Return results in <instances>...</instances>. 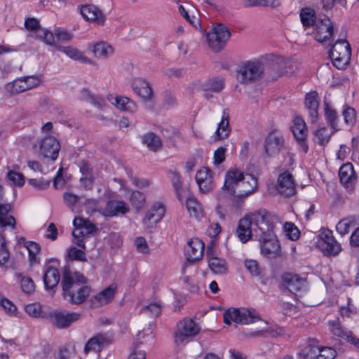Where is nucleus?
Returning a JSON list of instances; mask_svg holds the SVG:
<instances>
[{"instance_id":"a18cd8bd","label":"nucleus","mask_w":359,"mask_h":359,"mask_svg":"<svg viewBox=\"0 0 359 359\" xmlns=\"http://www.w3.org/2000/svg\"><path fill=\"white\" fill-rule=\"evenodd\" d=\"M285 236L291 241H297L300 236V231L292 222H287L283 226Z\"/></svg>"},{"instance_id":"9d476101","label":"nucleus","mask_w":359,"mask_h":359,"mask_svg":"<svg viewBox=\"0 0 359 359\" xmlns=\"http://www.w3.org/2000/svg\"><path fill=\"white\" fill-rule=\"evenodd\" d=\"M114 341V332H98L87 341L84 346V353L86 354L90 351L100 353L104 347L111 344Z\"/></svg>"},{"instance_id":"7c9ffc66","label":"nucleus","mask_w":359,"mask_h":359,"mask_svg":"<svg viewBox=\"0 0 359 359\" xmlns=\"http://www.w3.org/2000/svg\"><path fill=\"white\" fill-rule=\"evenodd\" d=\"M257 187V180L253 175L246 173L236 190L238 196L244 197L255 192Z\"/></svg>"},{"instance_id":"79ce46f5","label":"nucleus","mask_w":359,"mask_h":359,"mask_svg":"<svg viewBox=\"0 0 359 359\" xmlns=\"http://www.w3.org/2000/svg\"><path fill=\"white\" fill-rule=\"evenodd\" d=\"M31 36H32V35ZM33 37L37 39H40L45 43L53 46L55 48L56 45H60L55 41L54 32L53 33L48 29H42L39 34L34 35Z\"/></svg>"},{"instance_id":"2f4dec72","label":"nucleus","mask_w":359,"mask_h":359,"mask_svg":"<svg viewBox=\"0 0 359 359\" xmlns=\"http://www.w3.org/2000/svg\"><path fill=\"white\" fill-rule=\"evenodd\" d=\"M132 87L134 92L144 100H150L153 97V91L149 83L142 78L133 80Z\"/></svg>"},{"instance_id":"864d4df0","label":"nucleus","mask_w":359,"mask_h":359,"mask_svg":"<svg viewBox=\"0 0 359 359\" xmlns=\"http://www.w3.org/2000/svg\"><path fill=\"white\" fill-rule=\"evenodd\" d=\"M87 212L93 214L95 212H100L101 214L102 208L99 204V201L95 198H88L84 201Z\"/></svg>"},{"instance_id":"09e8293b","label":"nucleus","mask_w":359,"mask_h":359,"mask_svg":"<svg viewBox=\"0 0 359 359\" xmlns=\"http://www.w3.org/2000/svg\"><path fill=\"white\" fill-rule=\"evenodd\" d=\"M353 219L344 218L337 223L336 229L337 232L344 236L349 232L350 228L353 224Z\"/></svg>"},{"instance_id":"ea45409f","label":"nucleus","mask_w":359,"mask_h":359,"mask_svg":"<svg viewBox=\"0 0 359 359\" xmlns=\"http://www.w3.org/2000/svg\"><path fill=\"white\" fill-rule=\"evenodd\" d=\"M25 247L27 249L29 252V258L30 263L38 264L40 260L37 257L38 254L40 252V246L37 243L33 241H27L25 244Z\"/></svg>"},{"instance_id":"5701e85b","label":"nucleus","mask_w":359,"mask_h":359,"mask_svg":"<svg viewBox=\"0 0 359 359\" xmlns=\"http://www.w3.org/2000/svg\"><path fill=\"white\" fill-rule=\"evenodd\" d=\"M130 211L128 205L121 200H109L102 210L101 215L104 217H113L119 215H125Z\"/></svg>"},{"instance_id":"b1692460","label":"nucleus","mask_w":359,"mask_h":359,"mask_svg":"<svg viewBox=\"0 0 359 359\" xmlns=\"http://www.w3.org/2000/svg\"><path fill=\"white\" fill-rule=\"evenodd\" d=\"M284 146L283 135L277 131L271 132L265 140V151L269 156L278 154Z\"/></svg>"},{"instance_id":"13d9d810","label":"nucleus","mask_w":359,"mask_h":359,"mask_svg":"<svg viewBox=\"0 0 359 359\" xmlns=\"http://www.w3.org/2000/svg\"><path fill=\"white\" fill-rule=\"evenodd\" d=\"M179 12L187 20V21L193 27H197L199 25V18L194 15H190L188 11L185 9V8L180 5L179 6Z\"/></svg>"},{"instance_id":"e433bc0d","label":"nucleus","mask_w":359,"mask_h":359,"mask_svg":"<svg viewBox=\"0 0 359 359\" xmlns=\"http://www.w3.org/2000/svg\"><path fill=\"white\" fill-rule=\"evenodd\" d=\"M93 54L97 57L107 58L114 53V48L104 41H100L93 46Z\"/></svg>"},{"instance_id":"423d86ee","label":"nucleus","mask_w":359,"mask_h":359,"mask_svg":"<svg viewBox=\"0 0 359 359\" xmlns=\"http://www.w3.org/2000/svg\"><path fill=\"white\" fill-rule=\"evenodd\" d=\"M351 55V46L346 39H343L337 40L330 52L333 65L339 69H343L347 67Z\"/></svg>"},{"instance_id":"412c9836","label":"nucleus","mask_w":359,"mask_h":359,"mask_svg":"<svg viewBox=\"0 0 359 359\" xmlns=\"http://www.w3.org/2000/svg\"><path fill=\"white\" fill-rule=\"evenodd\" d=\"M333 34V25L327 18H316V40L325 43L330 39Z\"/></svg>"},{"instance_id":"f3484780","label":"nucleus","mask_w":359,"mask_h":359,"mask_svg":"<svg viewBox=\"0 0 359 359\" xmlns=\"http://www.w3.org/2000/svg\"><path fill=\"white\" fill-rule=\"evenodd\" d=\"M75 230L72 235L74 238L89 237L94 236L98 232V229L90 221L83 217H75L73 221Z\"/></svg>"},{"instance_id":"338daca9","label":"nucleus","mask_w":359,"mask_h":359,"mask_svg":"<svg viewBox=\"0 0 359 359\" xmlns=\"http://www.w3.org/2000/svg\"><path fill=\"white\" fill-rule=\"evenodd\" d=\"M25 311L29 316L35 318L40 317L42 313L41 306L36 303L27 305Z\"/></svg>"},{"instance_id":"58836bf2","label":"nucleus","mask_w":359,"mask_h":359,"mask_svg":"<svg viewBox=\"0 0 359 359\" xmlns=\"http://www.w3.org/2000/svg\"><path fill=\"white\" fill-rule=\"evenodd\" d=\"M187 208L191 217L200 218L203 215L201 204L194 197L187 198Z\"/></svg>"},{"instance_id":"cd10ccee","label":"nucleus","mask_w":359,"mask_h":359,"mask_svg":"<svg viewBox=\"0 0 359 359\" xmlns=\"http://www.w3.org/2000/svg\"><path fill=\"white\" fill-rule=\"evenodd\" d=\"M340 182L346 189H352L356 182L357 176L355 173L353 166L351 163L343 164L339 170Z\"/></svg>"},{"instance_id":"c03bdc74","label":"nucleus","mask_w":359,"mask_h":359,"mask_svg":"<svg viewBox=\"0 0 359 359\" xmlns=\"http://www.w3.org/2000/svg\"><path fill=\"white\" fill-rule=\"evenodd\" d=\"M130 201L131 205L137 210H139L144 208L146 203V198L143 193L139 191H134L130 194Z\"/></svg>"},{"instance_id":"7ed1b4c3","label":"nucleus","mask_w":359,"mask_h":359,"mask_svg":"<svg viewBox=\"0 0 359 359\" xmlns=\"http://www.w3.org/2000/svg\"><path fill=\"white\" fill-rule=\"evenodd\" d=\"M260 242L261 252L267 258L273 259L280 255V246L273 233V224L269 219L266 224L263 225L262 231L257 234Z\"/></svg>"},{"instance_id":"5fc2aeb1","label":"nucleus","mask_w":359,"mask_h":359,"mask_svg":"<svg viewBox=\"0 0 359 359\" xmlns=\"http://www.w3.org/2000/svg\"><path fill=\"white\" fill-rule=\"evenodd\" d=\"M25 27L28 31L34 32V35L39 34L42 29L39 21L34 18H27L25 21Z\"/></svg>"},{"instance_id":"37998d69","label":"nucleus","mask_w":359,"mask_h":359,"mask_svg":"<svg viewBox=\"0 0 359 359\" xmlns=\"http://www.w3.org/2000/svg\"><path fill=\"white\" fill-rule=\"evenodd\" d=\"M301 22L304 27L314 25V10L311 8H304L300 12Z\"/></svg>"},{"instance_id":"bf43d9fd","label":"nucleus","mask_w":359,"mask_h":359,"mask_svg":"<svg viewBox=\"0 0 359 359\" xmlns=\"http://www.w3.org/2000/svg\"><path fill=\"white\" fill-rule=\"evenodd\" d=\"M170 179H171L172 184L177 193V197L181 201L182 199H181V196L180 194V189L182 188V185L181 176L179 173H177L176 172H171Z\"/></svg>"},{"instance_id":"c756f323","label":"nucleus","mask_w":359,"mask_h":359,"mask_svg":"<svg viewBox=\"0 0 359 359\" xmlns=\"http://www.w3.org/2000/svg\"><path fill=\"white\" fill-rule=\"evenodd\" d=\"M116 291V285H110L93 297L91 300L92 304L94 306L96 307L102 306L109 304L114 299Z\"/></svg>"},{"instance_id":"4be33fe9","label":"nucleus","mask_w":359,"mask_h":359,"mask_svg":"<svg viewBox=\"0 0 359 359\" xmlns=\"http://www.w3.org/2000/svg\"><path fill=\"white\" fill-rule=\"evenodd\" d=\"M328 326L330 331L334 336L351 342L356 346H359V339H356L351 331L344 328L341 325L339 318L334 320H330L328 322Z\"/></svg>"},{"instance_id":"603ef678","label":"nucleus","mask_w":359,"mask_h":359,"mask_svg":"<svg viewBox=\"0 0 359 359\" xmlns=\"http://www.w3.org/2000/svg\"><path fill=\"white\" fill-rule=\"evenodd\" d=\"M16 276L20 278V285L24 292L29 294L34 291L35 285L30 278L22 277L20 274H16Z\"/></svg>"},{"instance_id":"0e129e2a","label":"nucleus","mask_w":359,"mask_h":359,"mask_svg":"<svg viewBox=\"0 0 359 359\" xmlns=\"http://www.w3.org/2000/svg\"><path fill=\"white\" fill-rule=\"evenodd\" d=\"M245 266L252 276H257L261 273L260 268L256 260H246L245 262Z\"/></svg>"},{"instance_id":"1a4fd4ad","label":"nucleus","mask_w":359,"mask_h":359,"mask_svg":"<svg viewBox=\"0 0 359 359\" xmlns=\"http://www.w3.org/2000/svg\"><path fill=\"white\" fill-rule=\"evenodd\" d=\"M264 72L263 65L259 61H248L240 67L238 79L243 83L259 79Z\"/></svg>"},{"instance_id":"6ab92c4d","label":"nucleus","mask_w":359,"mask_h":359,"mask_svg":"<svg viewBox=\"0 0 359 359\" xmlns=\"http://www.w3.org/2000/svg\"><path fill=\"white\" fill-rule=\"evenodd\" d=\"M82 17L96 25L103 26L106 21V16L101 10L93 4L83 5L80 8Z\"/></svg>"},{"instance_id":"052dcab7","label":"nucleus","mask_w":359,"mask_h":359,"mask_svg":"<svg viewBox=\"0 0 359 359\" xmlns=\"http://www.w3.org/2000/svg\"><path fill=\"white\" fill-rule=\"evenodd\" d=\"M332 132L325 128H322L318 130L316 133V136L318 137V143L323 145L327 143L330 140Z\"/></svg>"},{"instance_id":"72a5a7b5","label":"nucleus","mask_w":359,"mask_h":359,"mask_svg":"<svg viewBox=\"0 0 359 359\" xmlns=\"http://www.w3.org/2000/svg\"><path fill=\"white\" fill-rule=\"evenodd\" d=\"M60 273L57 269L50 265H46L43 274V283L46 290L55 287L60 281Z\"/></svg>"},{"instance_id":"a878e982","label":"nucleus","mask_w":359,"mask_h":359,"mask_svg":"<svg viewBox=\"0 0 359 359\" xmlns=\"http://www.w3.org/2000/svg\"><path fill=\"white\" fill-rule=\"evenodd\" d=\"M137 337L140 341L135 344L133 351L129 355L128 359H146L145 351L140 350L139 346L140 344L153 340L154 337L152 330L150 328L144 329L142 332L138 334Z\"/></svg>"},{"instance_id":"774afa93","label":"nucleus","mask_w":359,"mask_h":359,"mask_svg":"<svg viewBox=\"0 0 359 359\" xmlns=\"http://www.w3.org/2000/svg\"><path fill=\"white\" fill-rule=\"evenodd\" d=\"M182 281L187 290L192 293H196L198 291V287L195 283L194 280L189 276H184L182 278Z\"/></svg>"},{"instance_id":"a211bd4d","label":"nucleus","mask_w":359,"mask_h":359,"mask_svg":"<svg viewBox=\"0 0 359 359\" xmlns=\"http://www.w3.org/2000/svg\"><path fill=\"white\" fill-rule=\"evenodd\" d=\"M206 256L208 257V266L214 273L224 274L227 272L228 267L226 261L217 257L212 243L208 245Z\"/></svg>"},{"instance_id":"393cba45","label":"nucleus","mask_w":359,"mask_h":359,"mask_svg":"<svg viewBox=\"0 0 359 359\" xmlns=\"http://www.w3.org/2000/svg\"><path fill=\"white\" fill-rule=\"evenodd\" d=\"M283 280L284 285L293 294L306 290L307 284L306 280L300 278L297 274L285 273L283 276Z\"/></svg>"},{"instance_id":"e2e57ef3","label":"nucleus","mask_w":359,"mask_h":359,"mask_svg":"<svg viewBox=\"0 0 359 359\" xmlns=\"http://www.w3.org/2000/svg\"><path fill=\"white\" fill-rule=\"evenodd\" d=\"M29 185L39 190L46 189L50 186V181L46 180L43 178L39 179H29L28 180Z\"/></svg>"},{"instance_id":"2eb2a0df","label":"nucleus","mask_w":359,"mask_h":359,"mask_svg":"<svg viewBox=\"0 0 359 359\" xmlns=\"http://www.w3.org/2000/svg\"><path fill=\"white\" fill-rule=\"evenodd\" d=\"M205 245L203 242L198 238H191L185 249V255L187 256V262L183 267V271L189 263H194L200 260L203 255Z\"/></svg>"},{"instance_id":"4468645a","label":"nucleus","mask_w":359,"mask_h":359,"mask_svg":"<svg viewBox=\"0 0 359 359\" xmlns=\"http://www.w3.org/2000/svg\"><path fill=\"white\" fill-rule=\"evenodd\" d=\"M4 189L0 185V227L6 229L11 227L15 229L16 220L10 213L12 211L13 205L10 203H1L4 201Z\"/></svg>"},{"instance_id":"bb28decb","label":"nucleus","mask_w":359,"mask_h":359,"mask_svg":"<svg viewBox=\"0 0 359 359\" xmlns=\"http://www.w3.org/2000/svg\"><path fill=\"white\" fill-rule=\"evenodd\" d=\"M278 191L285 196H293L296 192V188L292 175L285 172L280 174L278 179Z\"/></svg>"},{"instance_id":"4c0bfd02","label":"nucleus","mask_w":359,"mask_h":359,"mask_svg":"<svg viewBox=\"0 0 359 359\" xmlns=\"http://www.w3.org/2000/svg\"><path fill=\"white\" fill-rule=\"evenodd\" d=\"M142 142L151 151H156L162 147V142L158 136L153 133H149L142 137Z\"/></svg>"},{"instance_id":"6e6552de","label":"nucleus","mask_w":359,"mask_h":359,"mask_svg":"<svg viewBox=\"0 0 359 359\" xmlns=\"http://www.w3.org/2000/svg\"><path fill=\"white\" fill-rule=\"evenodd\" d=\"M231 33L229 29L222 24H217L207 33V41L210 48L215 52L223 48L229 40Z\"/></svg>"},{"instance_id":"de8ad7c7","label":"nucleus","mask_w":359,"mask_h":359,"mask_svg":"<svg viewBox=\"0 0 359 359\" xmlns=\"http://www.w3.org/2000/svg\"><path fill=\"white\" fill-rule=\"evenodd\" d=\"M318 349L316 359H334L337 355L336 351L330 346H320Z\"/></svg>"},{"instance_id":"6e6d98bb","label":"nucleus","mask_w":359,"mask_h":359,"mask_svg":"<svg viewBox=\"0 0 359 359\" xmlns=\"http://www.w3.org/2000/svg\"><path fill=\"white\" fill-rule=\"evenodd\" d=\"M7 177L15 186L22 187L25 184L24 176L22 173L9 170L7 173Z\"/></svg>"},{"instance_id":"20e7f679","label":"nucleus","mask_w":359,"mask_h":359,"mask_svg":"<svg viewBox=\"0 0 359 359\" xmlns=\"http://www.w3.org/2000/svg\"><path fill=\"white\" fill-rule=\"evenodd\" d=\"M201 331V327L190 318L180 320L174 330V343L177 346H184L191 341Z\"/></svg>"},{"instance_id":"4d7b16f0","label":"nucleus","mask_w":359,"mask_h":359,"mask_svg":"<svg viewBox=\"0 0 359 359\" xmlns=\"http://www.w3.org/2000/svg\"><path fill=\"white\" fill-rule=\"evenodd\" d=\"M343 116L347 125L353 126L356 121V111L352 107H346L343 111Z\"/></svg>"},{"instance_id":"f8f14e48","label":"nucleus","mask_w":359,"mask_h":359,"mask_svg":"<svg viewBox=\"0 0 359 359\" xmlns=\"http://www.w3.org/2000/svg\"><path fill=\"white\" fill-rule=\"evenodd\" d=\"M60 150V144L53 136L46 135L39 141V151L44 158L55 161Z\"/></svg>"},{"instance_id":"dca6fc26","label":"nucleus","mask_w":359,"mask_h":359,"mask_svg":"<svg viewBox=\"0 0 359 359\" xmlns=\"http://www.w3.org/2000/svg\"><path fill=\"white\" fill-rule=\"evenodd\" d=\"M245 174L237 168L229 169L225 175L223 189L228 191L232 195H236L239 184L245 177Z\"/></svg>"},{"instance_id":"680f3d73","label":"nucleus","mask_w":359,"mask_h":359,"mask_svg":"<svg viewBox=\"0 0 359 359\" xmlns=\"http://www.w3.org/2000/svg\"><path fill=\"white\" fill-rule=\"evenodd\" d=\"M325 114L327 121L330 123L332 128L334 127V121L337 120L338 116L337 113L330 105L325 103Z\"/></svg>"},{"instance_id":"c85d7f7f","label":"nucleus","mask_w":359,"mask_h":359,"mask_svg":"<svg viewBox=\"0 0 359 359\" xmlns=\"http://www.w3.org/2000/svg\"><path fill=\"white\" fill-rule=\"evenodd\" d=\"M196 181L203 193L210 191L213 187L211 170L207 167H203L196 174Z\"/></svg>"},{"instance_id":"a19ab883","label":"nucleus","mask_w":359,"mask_h":359,"mask_svg":"<svg viewBox=\"0 0 359 359\" xmlns=\"http://www.w3.org/2000/svg\"><path fill=\"white\" fill-rule=\"evenodd\" d=\"M359 314V309L348 299L346 306H341L339 309V315L343 318H351Z\"/></svg>"},{"instance_id":"f704fd0d","label":"nucleus","mask_w":359,"mask_h":359,"mask_svg":"<svg viewBox=\"0 0 359 359\" xmlns=\"http://www.w3.org/2000/svg\"><path fill=\"white\" fill-rule=\"evenodd\" d=\"M55 49L63 53L72 60L88 64L92 62L90 59L86 57L81 50L75 47L71 46H65L62 45H56Z\"/></svg>"},{"instance_id":"39448f33","label":"nucleus","mask_w":359,"mask_h":359,"mask_svg":"<svg viewBox=\"0 0 359 359\" xmlns=\"http://www.w3.org/2000/svg\"><path fill=\"white\" fill-rule=\"evenodd\" d=\"M224 323L230 325L233 323L241 325H249L261 320L258 312L253 309L229 308L224 313Z\"/></svg>"},{"instance_id":"473e14b6","label":"nucleus","mask_w":359,"mask_h":359,"mask_svg":"<svg viewBox=\"0 0 359 359\" xmlns=\"http://www.w3.org/2000/svg\"><path fill=\"white\" fill-rule=\"evenodd\" d=\"M107 100L117 109L122 111L135 112L137 110L136 104L127 97L109 95Z\"/></svg>"},{"instance_id":"3c124183","label":"nucleus","mask_w":359,"mask_h":359,"mask_svg":"<svg viewBox=\"0 0 359 359\" xmlns=\"http://www.w3.org/2000/svg\"><path fill=\"white\" fill-rule=\"evenodd\" d=\"M68 258L71 260L84 262L86 261V253L83 250L71 247L67 251Z\"/></svg>"},{"instance_id":"0eeeda50","label":"nucleus","mask_w":359,"mask_h":359,"mask_svg":"<svg viewBox=\"0 0 359 359\" xmlns=\"http://www.w3.org/2000/svg\"><path fill=\"white\" fill-rule=\"evenodd\" d=\"M318 248L325 256H336L341 251V245L332 236V232L327 229L320 230L318 235Z\"/></svg>"},{"instance_id":"f257e3e1","label":"nucleus","mask_w":359,"mask_h":359,"mask_svg":"<svg viewBox=\"0 0 359 359\" xmlns=\"http://www.w3.org/2000/svg\"><path fill=\"white\" fill-rule=\"evenodd\" d=\"M87 280V278L80 272L65 270L62 279L64 298L73 304L84 302L91 291L89 286L84 285Z\"/></svg>"},{"instance_id":"aec40b11","label":"nucleus","mask_w":359,"mask_h":359,"mask_svg":"<svg viewBox=\"0 0 359 359\" xmlns=\"http://www.w3.org/2000/svg\"><path fill=\"white\" fill-rule=\"evenodd\" d=\"M165 212V207L160 202L154 203L147 212L143 223L147 229L153 228L156 223L160 222Z\"/></svg>"},{"instance_id":"8fccbe9b","label":"nucleus","mask_w":359,"mask_h":359,"mask_svg":"<svg viewBox=\"0 0 359 359\" xmlns=\"http://www.w3.org/2000/svg\"><path fill=\"white\" fill-rule=\"evenodd\" d=\"M207 90L218 93L224 88V81L219 78L210 79L205 83Z\"/></svg>"},{"instance_id":"ddd939ff","label":"nucleus","mask_w":359,"mask_h":359,"mask_svg":"<svg viewBox=\"0 0 359 359\" xmlns=\"http://www.w3.org/2000/svg\"><path fill=\"white\" fill-rule=\"evenodd\" d=\"M290 130L296 139L297 143L301 147L302 151L306 154L309 150V147L306 142V140L308 135V130L306 126V123L302 117L296 116L294 117Z\"/></svg>"},{"instance_id":"c9c22d12","label":"nucleus","mask_w":359,"mask_h":359,"mask_svg":"<svg viewBox=\"0 0 359 359\" xmlns=\"http://www.w3.org/2000/svg\"><path fill=\"white\" fill-rule=\"evenodd\" d=\"M230 132L229 113L226 109H224L222 119L218 123L215 135L217 140H220L226 138L229 135Z\"/></svg>"},{"instance_id":"9b49d317","label":"nucleus","mask_w":359,"mask_h":359,"mask_svg":"<svg viewBox=\"0 0 359 359\" xmlns=\"http://www.w3.org/2000/svg\"><path fill=\"white\" fill-rule=\"evenodd\" d=\"M81 314L76 312H67L55 310L49 314L51 324L58 329L68 328L73 323L78 321Z\"/></svg>"},{"instance_id":"f03ea898","label":"nucleus","mask_w":359,"mask_h":359,"mask_svg":"<svg viewBox=\"0 0 359 359\" xmlns=\"http://www.w3.org/2000/svg\"><path fill=\"white\" fill-rule=\"evenodd\" d=\"M270 219L269 213L265 210H259L245 215L238 223L235 235L242 243H246L252 239L253 231L257 237L262 231L263 225Z\"/></svg>"},{"instance_id":"69168bd1","label":"nucleus","mask_w":359,"mask_h":359,"mask_svg":"<svg viewBox=\"0 0 359 359\" xmlns=\"http://www.w3.org/2000/svg\"><path fill=\"white\" fill-rule=\"evenodd\" d=\"M226 149L223 147H220L215 151L213 155V162L215 165H219L224 161L226 158Z\"/></svg>"},{"instance_id":"49530a36","label":"nucleus","mask_w":359,"mask_h":359,"mask_svg":"<svg viewBox=\"0 0 359 359\" xmlns=\"http://www.w3.org/2000/svg\"><path fill=\"white\" fill-rule=\"evenodd\" d=\"M54 34L56 40L60 42H69L74 38V34L71 32L61 27L55 28Z\"/></svg>"}]
</instances>
